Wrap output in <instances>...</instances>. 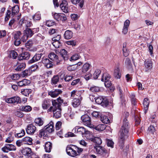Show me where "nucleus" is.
I'll return each instance as SVG.
<instances>
[{
    "label": "nucleus",
    "instance_id": "nucleus-48",
    "mask_svg": "<svg viewBox=\"0 0 158 158\" xmlns=\"http://www.w3.org/2000/svg\"><path fill=\"white\" fill-rule=\"evenodd\" d=\"M109 104V101L106 98L104 97L103 98L102 102L101 105L104 107H106Z\"/></svg>",
    "mask_w": 158,
    "mask_h": 158
},
{
    "label": "nucleus",
    "instance_id": "nucleus-58",
    "mask_svg": "<svg viewBox=\"0 0 158 158\" xmlns=\"http://www.w3.org/2000/svg\"><path fill=\"white\" fill-rule=\"evenodd\" d=\"M52 44L53 46L56 48H59L60 45V42L58 41H53Z\"/></svg>",
    "mask_w": 158,
    "mask_h": 158
},
{
    "label": "nucleus",
    "instance_id": "nucleus-19",
    "mask_svg": "<svg viewBox=\"0 0 158 158\" xmlns=\"http://www.w3.org/2000/svg\"><path fill=\"white\" fill-rule=\"evenodd\" d=\"M60 53L61 57L63 58L64 60H68L69 58V56L67 51L64 49H61L60 52Z\"/></svg>",
    "mask_w": 158,
    "mask_h": 158
},
{
    "label": "nucleus",
    "instance_id": "nucleus-36",
    "mask_svg": "<svg viewBox=\"0 0 158 158\" xmlns=\"http://www.w3.org/2000/svg\"><path fill=\"white\" fill-rule=\"evenodd\" d=\"M90 67H91V65L88 63L84 64L82 67V72L85 73L88 70Z\"/></svg>",
    "mask_w": 158,
    "mask_h": 158
},
{
    "label": "nucleus",
    "instance_id": "nucleus-63",
    "mask_svg": "<svg viewBox=\"0 0 158 158\" xmlns=\"http://www.w3.org/2000/svg\"><path fill=\"white\" fill-rule=\"evenodd\" d=\"M20 77V76L18 74H15L11 76V78L14 80H16L18 79Z\"/></svg>",
    "mask_w": 158,
    "mask_h": 158
},
{
    "label": "nucleus",
    "instance_id": "nucleus-10",
    "mask_svg": "<svg viewBox=\"0 0 158 158\" xmlns=\"http://www.w3.org/2000/svg\"><path fill=\"white\" fill-rule=\"evenodd\" d=\"M81 91H78L77 93L79 95L78 98H74L72 102V105L74 107H77L80 104L81 101L82 100V98L81 96Z\"/></svg>",
    "mask_w": 158,
    "mask_h": 158
},
{
    "label": "nucleus",
    "instance_id": "nucleus-46",
    "mask_svg": "<svg viewBox=\"0 0 158 158\" xmlns=\"http://www.w3.org/2000/svg\"><path fill=\"white\" fill-rule=\"evenodd\" d=\"M25 32L27 35H26L27 37H31L33 35V33H32V30L31 28H27L25 30Z\"/></svg>",
    "mask_w": 158,
    "mask_h": 158
},
{
    "label": "nucleus",
    "instance_id": "nucleus-45",
    "mask_svg": "<svg viewBox=\"0 0 158 158\" xmlns=\"http://www.w3.org/2000/svg\"><path fill=\"white\" fill-rule=\"evenodd\" d=\"M35 123L39 126H42L44 124V122L41 118H38L35 119Z\"/></svg>",
    "mask_w": 158,
    "mask_h": 158
},
{
    "label": "nucleus",
    "instance_id": "nucleus-50",
    "mask_svg": "<svg viewBox=\"0 0 158 158\" xmlns=\"http://www.w3.org/2000/svg\"><path fill=\"white\" fill-rule=\"evenodd\" d=\"M22 34L20 31H17L14 34V39H21Z\"/></svg>",
    "mask_w": 158,
    "mask_h": 158
},
{
    "label": "nucleus",
    "instance_id": "nucleus-39",
    "mask_svg": "<svg viewBox=\"0 0 158 158\" xmlns=\"http://www.w3.org/2000/svg\"><path fill=\"white\" fill-rule=\"evenodd\" d=\"M59 77L58 75H55L52 78L51 83L52 84H56L59 81Z\"/></svg>",
    "mask_w": 158,
    "mask_h": 158
},
{
    "label": "nucleus",
    "instance_id": "nucleus-13",
    "mask_svg": "<svg viewBox=\"0 0 158 158\" xmlns=\"http://www.w3.org/2000/svg\"><path fill=\"white\" fill-rule=\"evenodd\" d=\"M36 129L35 126L32 124H31L27 125L26 130L27 134L32 135L35 133Z\"/></svg>",
    "mask_w": 158,
    "mask_h": 158
},
{
    "label": "nucleus",
    "instance_id": "nucleus-56",
    "mask_svg": "<svg viewBox=\"0 0 158 158\" xmlns=\"http://www.w3.org/2000/svg\"><path fill=\"white\" fill-rule=\"evenodd\" d=\"M14 114L16 116L20 118H22L24 116V114L20 111H15Z\"/></svg>",
    "mask_w": 158,
    "mask_h": 158
},
{
    "label": "nucleus",
    "instance_id": "nucleus-20",
    "mask_svg": "<svg viewBox=\"0 0 158 158\" xmlns=\"http://www.w3.org/2000/svg\"><path fill=\"white\" fill-rule=\"evenodd\" d=\"M30 56V55L29 52H25L19 56L18 59L19 60H28L29 59Z\"/></svg>",
    "mask_w": 158,
    "mask_h": 158
},
{
    "label": "nucleus",
    "instance_id": "nucleus-1",
    "mask_svg": "<svg viewBox=\"0 0 158 158\" xmlns=\"http://www.w3.org/2000/svg\"><path fill=\"white\" fill-rule=\"evenodd\" d=\"M129 130V123L126 118L123 121V124L118 133V143L121 148H123L124 141L128 137Z\"/></svg>",
    "mask_w": 158,
    "mask_h": 158
},
{
    "label": "nucleus",
    "instance_id": "nucleus-40",
    "mask_svg": "<svg viewBox=\"0 0 158 158\" xmlns=\"http://www.w3.org/2000/svg\"><path fill=\"white\" fill-rule=\"evenodd\" d=\"M20 109L22 111L28 112L31 110L32 108L29 106H22Z\"/></svg>",
    "mask_w": 158,
    "mask_h": 158
},
{
    "label": "nucleus",
    "instance_id": "nucleus-23",
    "mask_svg": "<svg viewBox=\"0 0 158 158\" xmlns=\"http://www.w3.org/2000/svg\"><path fill=\"white\" fill-rule=\"evenodd\" d=\"M32 152L31 148H25L22 151V153L23 155L29 157L31 156Z\"/></svg>",
    "mask_w": 158,
    "mask_h": 158
},
{
    "label": "nucleus",
    "instance_id": "nucleus-55",
    "mask_svg": "<svg viewBox=\"0 0 158 158\" xmlns=\"http://www.w3.org/2000/svg\"><path fill=\"white\" fill-rule=\"evenodd\" d=\"M18 56V54L15 51L13 50L10 53V57L13 58V59L16 58Z\"/></svg>",
    "mask_w": 158,
    "mask_h": 158
},
{
    "label": "nucleus",
    "instance_id": "nucleus-6",
    "mask_svg": "<svg viewBox=\"0 0 158 158\" xmlns=\"http://www.w3.org/2000/svg\"><path fill=\"white\" fill-rule=\"evenodd\" d=\"M5 101L9 103L18 104L21 102L20 98L17 96L12 97L11 98H6Z\"/></svg>",
    "mask_w": 158,
    "mask_h": 158
},
{
    "label": "nucleus",
    "instance_id": "nucleus-51",
    "mask_svg": "<svg viewBox=\"0 0 158 158\" xmlns=\"http://www.w3.org/2000/svg\"><path fill=\"white\" fill-rule=\"evenodd\" d=\"M94 142L98 145L100 146L102 143V140L99 137H94L93 139Z\"/></svg>",
    "mask_w": 158,
    "mask_h": 158
},
{
    "label": "nucleus",
    "instance_id": "nucleus-32",
    "mask_svg": "<svg viewBox=\"0 0 158 158\" xmlns=\"http://www.w3.org/2000/svg\"><path fill=\"white\" fill-rule=\"evenodd\" d=\"M101 121L103 123L108 124L110 122V120L108 117L105 115H101L100 117Z\"/></svg>",
    "mask_w": 158,
    "mask_h": 158
},
{
    "label": "nucleus",
    "instance_id": "nucleus-18",
    "mask_svg": "<svg viewBox=\"0 0 158 158\" xmlns=\"http://www.w3.org/2000/svg\"><path fill=\"white\" fill-rule=\"evenodd\" d=\"M62 93V91L60 89H56L54 91H51L48 92V94L52 97L55 98L57 97L59 94Z\"/></svg>",
    "mask_w": 158,
    "mask_h": 158
},
{
    "label": "nucleus",
    "instance_id": "nucleus-8",
    "mask_svg": "<svg viewBox=\"0 0 158 158\" xmlns=\"http://www.w3.org/2000/svg\"><path fill=\"white\" fill-rule=\"evenodd\" d=\"M73 130H74L75 132H80L82 135H88L90 133V131L86 130L84 127L79 126H76Z\"/></svg>",
    "mask_w": 158,
    "mask_h": 158
},
{
    "label": "nucleus",
    "instance_id": "nucleus-28",
    "mask_svg": "<svg viewBox=\"0 0 158 158\" xmlns=\"http://www.w3.org/2000/svg\"><path fill=\"white\" fill-rule=\"evenodd\" d=\"M96 130L101 131L104 130L106 128V125L105 124H99L97 126H94L92 127Z\"/></svg>",
    "mask_w": 158,
    "mask_h": 158
},
{
    "label": "nucleus",
    "instance_id": "nucleus-14",
    "mask_svg": "<svg viewBox=\"0 0 158 158\" xmlns=\"http://www.w3.org/2000/svg\"><path fill=\"white\" fill-rule=\"evenodd\" d=\"M60 8L62 11L65 13L69 12L68 5L67 2L65 0H63L60 4Z\"/></svg>",
    "mask_w": 158,
    "mask_h": 158
},
{
    "label": "nucleus",
    "instance_id": "nucleus-64",
    "mask_svg": "<svg viewBox=\"0 0 158 158\" xmlns=\"http://www.w3.org/2000/svg\"><path fill=\"white\" fill-rule=\"evenodd\" d=\"M55 23L52 20H48L46 22V24L48 27H50L53 25Z\"/></svg>",
    "mask_w": 158,
    "mask_h": 158
},
{
    "label": "nucleus",
    "instance_id": "nucleus-47",
    "mask_svg": "<svg viewBox=\"0 0 158 158\" xmlns=\"http://www.w3.org/2000/svg\"><path fill=\"white\" fill-rule=\"evenodd\" d=\"M101 73V71L99 69H97L95 70L93 74V77L95 79L98 78L99 76Z\"/></svg>",
    "mask_w": 158,
    "mask_h": 158
},
{
    "label": "nucleus",
    "instance_id": "nucleus-60",
    "mask_svg": "<svg viewBox=\"0 0 158 158\" xmlns=\"http://www.w3.org/2000/svg\"><path fill=\"white\" fill-rule=\"evenodd\" d=\"M25 45L27 50H29L32 45V42L31 41H28L25 44Z\"/></svg>",
    "mask_w": 158,
    "mask_h": 158
},
{
    "label": "nucleus",
    "instance_id": "nucleus-24",
    "mask_svg": "<svg viewBox=\"0 0 158 158\" xmlns=\"http://www.w3.org/2000/svg\"><path fill=\"white\" fill-rule=\"evenodd\" d=\"M73 32L70 30L66 31L64 34V37L66 39H69L71 38L73 36Z\"/></svg>",
    "mask_w": 158,
    "mask_h": 158
},
{
    "label": "nucleus",
    "instance_id": "nucleus-42",
    "mask_svg": "<svg viewBox=\"0 0 158 158\" xmlns=\"http://www.w3.org/2000/svg\"><path fill=\"white\" fill-rule=\"evenodd\" d=\"M81 82V81L80 79L77 78L73 81L71 83V85L73 86L78 85H80Z\"/></svg>",
    "mask_w": 158,
    "mask_h": 158
},
{
    "label": "nucleus",
    "instance_id": "nucleus-22",
    "mask_svg": "<svg viewBox=\"0 0 158 158\" xmlns=\"http://www.w3.org/2000/svg\"><path fill=\"white\" fill-rule=\"evenodd\" d=\"M45 127L47 129V131H48L50 133H52L54 131V123L52 121L50 122Z\"/></svg>",
    "mask_w": 158,
    "mask_h": 158
},
{
    "label": "nucleus",
    "instance_id": "nucleus-21",
    "mask_svg": "<svg viewBox=\"0 0 158 158\" xmlns=\"http://www.w3.org/2000/svg\"><path fill=\"white\" fill-rule=\"evenodd\" d=\"M50 134L49 132L47 131V129L44 127L43 129L40 131L39 135L40 137H42V136L48 137Z\"/></svg>",
    "mask_w": 158,
    "mask_h": 158
},
{
    "label": "nucleus",
    "instance_id": "nucleus-27",
    "mask_svg": "<svg viewBox=\"0 0 158 158\" xmlns=\"http://www.w3.org/2000/svg\"><path fill=\"white\" fill-rule=\"evenodd\" d=\"M125 64L126 67L129 69H131L132 68V65L130 59L127 58L126 59Z\"/></svg>",
    "mask_w": 158,
    "mask_h": 158
},
{
    "label": "nucleus",
    "instance_id": "nucleus-15",
    "mask_svg": "<svg viewBox=\"0 0 158 158\" xmlns=\"http://www.w3.org/2000/svg\"><path fill=\"white\" fill-rule=\"evenodd\" d=\"M42 55V53H36L31 60L28 61V63L31 64L39 61Z\"/></svg>",
    "mask_w": 158,
    "mask_h": 158
},
{
    "label": "nucleus",
    "instance_id": "nucleus-12",
    "mask_svg": "<svg viewBox=\"0 0 158 158\" xmlns=\"http://www.w3.org/2000/svg\"><path fill=\"white\" fill-rule=\"evenodd\" d=\"M42 62L47 68H51L53 67L52 62L46 57H44L42 59Z\"/></svg>",
    "mask_w": 158,
    "mask_h": 158
},
{
    "label": "nucleus",
    "instance_id": "nucleus-29",
    "mask_svg": "<svg viewBox=\"0 0 158 158\" xmlns=\"http://www.w3.org/2000/svg\"><path fill=\"white\" fill-rule=\"evenodd\" d=\"M9 8L10 9H11V10L12 11L11 14L12 15H15L19 11V8L18 5H15L12 8H10L9 7Z\"/></svg>",
    "mask_w": 158,
    "mask_h": 158
},
{
    "label": "nucleus",
    "instance_id": "nucleus-38",
    "mask_svg": "<svg viewBox=\"0 0 158 158\" xmlns=\"http://www.w3.org/2000/svg\"><path fill=\"white\" fill-rule=\"evenodd\" d=\"M148 132L154 135L156 133V129L155 127L152 125L149 127L148 129Z\"/></svg>",
    "mask_w": 158,
    "mask_h": 158
},
{
    "label": "nucleus",
    "instance_id": "nucleus-11",
    "mask_svg": "<svg viewBox=\"0 0 158 158\" xmlns=\"http://www.w3.org/2000/svg\"><path fill=\"white\" fill-rule=\"evenodd\" d=\"M16 149V147L11 144H6V145L2 148V151L4 152L7 153L9 151H15Z\"/></svg>",
    "mask_w": 158,
    "mask_h": 158
},
{
    "label": "nucleus",
    "instance_id": "nucleus-62",
    "mask_svg": "<svg viewBox=\"0 0 158 158\" xmlns=\"http://www.w3.org/2000/svg\"><path fill=\"white\" fill-rule=\"evenodd\" d=\"M67 69L70 71H74L76 69V67L74 65H69Z\"/></svg>",
    "mask_w": 158,
    "mask_h": 158
},
{
    "label": "nucleus",
    "instance_id": "nucleus-44",
    "mask_svg": "<svg viewBox=\"0 0 158 158\" xmlns=\"http://www.w3.org/2000/svg\"><path fill=\"white\" fill-rule=\"evenodd\" d=\"M41 18L40 14L39 12H37L32 16L33 20L35 21L40 20Z\"/></svg>",
    "mask_w": 158,
    "mask_h": 158
},
{
    "label": "nucleus",
    "instance_id": "nucleus-59",
    "mask_svg": "<svg viewBox=\"0 0 158 158\" xmlns=\"http://www.w3.org/2000/svg\"><path fill=\"white\" fill-rule=\"evenodd\" d=\"M114 143L111 140L108 139L107 141V145L108 147H110L111 148L114 147Z\"/></svg>",
    "mask_w": 158,
    "mask_h": 158
},
{
    "label": "nucleus",
    "instance_id": "nucleus-53",
    "mask_svg": "<svg viewBox=\"0 0 158 158\" xmlns=\"http://www.w3.org/2000/svg\"><path fill=\"white\" fill-rule=\"evenodd\" d=\"M90 90L92 92H98L100 91V89L98 87L94 86L90 87Z\"/></svg>",
    "mask_w": 158,
    "mask_h": 158
},
{
    "label": "nucleus",
    "instance_id": "nucleus-52",
    "mask_svg": "<svg viewBox=\"0 0 158 158\" xmlns=\"http://www.w3.org/2000/svg\"><path fill=\"white\" fill-rule=\"evenodd\" d=\"M103 97L101 96L95 98L94 99L95 100V102L98 104H101L102 102Z\"/></svg>",
    "mask_w": 158,
    "mask_h": 158
},
{
    "label": "nucleus",
    "instance_id": "nucleus-9",
    "mask_svg": "<svg viewBox=\"0 0 158 158\" xmlns=\"http://www.w3.org/2000/svg\"><path fill=\"white\" fill-rule=\"evenodd\" d=\"M143 71L145 72H149L152 68V62L151 60H145L144 63Z\"/></svg>",
    "mask_w": 158,
    "mask_h": 158
},
{
    "label": "nucleus",
    "instance_id": "nucleus-49",
    "mask_svg": "<svg viewBox=\"0 0 158 158\" xmlns=\"http://www.w3.org/2000/svg\"><path fill=\"white\" fill-rule=\"evenodd\" d=\"M70 146V148L71 149V150L73 151V153H74L75 154H73V157L76 156H78V154L77 152V151L76 150H77L76 149V146L74 145H69Z\"/></svg>",
    "mask_w": 158,
    "mask_h": 158
},
{
    "label": "nucleus",
    "instance_id": "nucleus-43",
    "mask_svg": "<svg viewBox=\"0 0 158 158\" xmlns=\"http://www.w3.org/2000/svg\"><path fill=\"white\" fill-rule=\"evenodd\" d=\"M66 152L67 154L70 156L73 157V154H75V153H73V151L71 150V149L70 148V146L68 145L67 146L66 148Z\"/></svg>",
    "mask_w": 158,
    "mask_h": 158
},
{
    "label": "nucleus",
    "instance_id": "nucleus-2",
    "mask_svg": "<svg viewBox=\"0 0 158 158\" xmlns=\"http://www.w3.org/2000/svg\"><path fill=\"white\" fill-rule=\"evenodd\" d=\"M64 102L63 99H61L60 97H59L56 100L52 101V106L50 107L48 109V112L54 111L57 108H61V106Z\"/></svg>",
    "mask_w": 158,
    "mask_h": 158
},
{
    "label": "nucleus",
    "instance_id": "nucleus-25",
    "mask_svg": "<svg viewBox=\"0 0 158 158\" xmlns=\"http://www.w3.org/2000/svg\"><path fill=\"white\" fill-rule=\"evenodd\" d=\"M32 139L29 137H26L22 139V141L24 144L31 145L32 144Z\"/></svg>",
    "mask_w": 158,
    "mask_h": 158
},
{
    "label": "nucleus",
    "instance_id": "nucleus-54",
    "mask_svg": "<svg viewBox=\"0 0 158 158\" xmlns=\"http://www.w3.org/2000/svg\"><path fill=\"white\" fill-rule=\"evenodd\" d=\"M80 56L79 55L77 54H76L72 56L69 59L70 61H72L78 59Z\"/></svg>",
    "mask_w": 158,
    "mask_h": 158
},
{
    "label": "nucleus",
    "instance_id": "nucleus-31",
    "mask_svg": "<svg viewBox=\"0 0 158 158\" xmlns=\"http://www.w3.org/2000/svg\"><path fill=\"white\" fill-rule=\"evenodd\" d=\"M45 150L46 152H50L52 148V143L49 142H46L45 144Z\"/></svg>",
    "mask_w": 158,
    "mask_h": 158
},
{
    "label": "nucleus",
    "instance_id": "nucleus-33",
    "mask_svg": "<svg viewBox=\"0 0 158 158\" xmlns=\"http://www.w3.org/2000/svg\"><path fill=\"white\" fill-rule=\"evenodd\" d=\"M61 108H57L54 111H53L54 113V116L56 118H58L61 116L60 111L61 110Z\"/></svg>",
    "mask_w": 158,
    "mask_h": 158
},
{
    "label": "nucleus",
    "instance_id": "nucleus-5",
    "mask_svg": "<svg viewBox=\"0 0 158 158\" xmlns=\"http://www.w3.org/2000/svg\"><path fill=\"white\" fill-rule=\"evenodd\" d=\"M81 118L84 124L87 126L92 128L93 125L91 124V121L90 117L87 114H84L82 115Z\"/></svg>",
    "mask_w": 158,
    "mask_h": 158
},
{
    "label": "nucleus",
    "instance_id": "nucleus-37",
    "mask_svg": "<svg viewBox=\"0 0 158 158\" xmlns=\"http://www.w3.org/2000/svg\"><path fill=\"white\" fill-rule=\"evenodd\" d=\"M126 44L124 43L123 44V55L125 56H127L129 54V51L126 48Z\"/></svg>",
    "mask_w": 158,
    "mask_h": 158
},
{
    "label": "nucleus",
    "instance_id": "nucleus-7",
    "mask_svg": "<svg viewBox=\"0 0 158 158\" xmlns=\"http://www.w3.org/2000/svg\"><path fill=\"white\" fill-rule=\"evenodd\" d=\"M52 15L54 19L58 21H63L66 20V16L64 14L52 13Z\"/></svg>",
    "mask_w": 158,
    "mask_h": 158
},
{
    "label": "nucleus",
    "instance_id": "nucleus-57",
    "mask_svg": "<svg viewBox=\"0 0 158 158\" xmlns=\"http://www.w3.org/2000/svg\"><path fill=\"white\" fill-rule=\"evenodd\" d=\"M35 39L37 41H40L44 39V37L42 36L41 34L39 33L35 37Z\"/></svg>",
    "mask_w": 158,
    "mask_h": 158
},
{
    "label": "nucleus",
    "instance_id": "nucleus-61",
    "mask_svg": "<svg viewBox=\"0 0 158 158\" xmlns=\"http://www.w3.org/2000/svg\"><path fill=\"white\" fill-rule=\"evenodd\" d=\"M66 43L68 45L75 46L76 45V42L75 40H72L67 41Z\"/></svg>",
    "mask_w": 158,
    "mask_h": 158
},
{
    "label": "nucleus",
    "instance_id": "nucleus-41",
    "mask_svg": "<svg viewBox=\"0 0 158 158\" xmlns=\"http://www.w3.org/2000/svg\"><path fill=\"white\" fill-rule=\"evenodd\" d=\"M26 66L25 63H21L15 69V70L17 71H20L22 69H24Z\"/></svg>",
    "mask_w": 158,
    "mask_h": 158
},
{
    "label": "nucleus",
    "instance_id": "nucleus-26",
    "mask_svg": "<svg viewBox=\"0 0 158 158\" xmlns=\"http://www.w3.org/2000/svg\"><path fill=\"white\" fill-rule=\"evenodd\" d=\"M149 103V101L148 98H145L143 101V104L144 106V109L145 113H146L147 111L148 110Z\"/></svg>",
    "mask_w": 158,
    "mask_h": 158
},
{
    "label": "nucleus",
    "instance_id": "nucleus-4",
    "mask_svg": "<svg viewBox=\"0 0 158 158\" xmlns=\"http://www.w3.org/2000/svg\"><path fill=\"white\" fill-rule=\"evenodd\" d=\"M111 78V76L107 73H104L102 75L101 81L104 82L105 86L109 88L111 85V83L110 79Z\"/></svg>",
    "mask_w": 158,
    "mask_h": 158
},
{
    "label": "nucleus",
    "instance_id": "nucleus-17",
    "mask_svg": "<svg viewBox=\"0 0 158 158\" xmlns=\"http://www.w3.org/2000/svg\"><path fill=\"white\" fill-rule=\"evenodd\" d=\"M51 101L49 99H45L42 102V107L44 110H47L50 106L51 103Z\"/></svg>",
    "mask_w": 158,
    "mask_h": 158
},
{
    "label": "nucleus",
    "instance_id": "nucleus-35",
    "mask_svg": "<svg viewBox=\"0 0 158 158\" xmlns=\"http://www.w3.org/2000/svg\"><path fill=\"white\" fill-rule=\"evenodd\" d=\"M31 73V71L30 69H26L22 72V73L21 74V76L23 77H25L30 76Z\"/></svg>",
    "mask_w": 158,
    "mask_h": 158
},
{
    "label": "nucleus",
    "instance_id": "nucleus-30",
    "mask_svg": "<svg viewBox=\"0 0 158 158\" xmlns=\"http://www.w3.org/2000/svg\"><path fill=\"white\" fill-rule=\"evenodd\" d=\"M114 77L117 79H119L120 78L121 72L119 67H118L114 69Z\"/></svg>",
    "mask_w": 158,
    "mask_h": 158
},
{
    "label": "nucleus",
    "instance_id": "nucleus-3",
    "mask_svg": "<svg viewBox=\"0 0 158 158\" xmlns=\"http://www.w3.org/2000/svg\"><path fill=\"white\" fill-rule=\"evenodd\" d=\"M94 149L96 153L98 154L102 155L105 157L108 156L109 155V152L106 149L100 146H95Z\"/></svg>",
    "mask_w": 158,
    "mask_h": 158
},
{
    "label": "nucleus",
    "instance_id": "nucleus-34",
    "mask_svg": "<svg viewBox=\"0 0 158 158\" xmlns=\"http://www.w3.org/2000/svg\"><path fill=\"white\" fill-rule=\"evenodd\" d=\"M71 2L73 4H76L79 2V6L82 8L84 5V0H71Z\"/></svg>",
    "mask_w": 158,
    "mask_h": 158
},
{
    "label": "nucleus",
    "instance_id": "nucleus-16",
    "mask_svg": "<svg viewBox=\"0 0 158 158\" xmlns=\"http://www.w3.org/2000/svg\"><path fill=\"white\" fill-rule=\"evenodd\" d=\"M49 58L52 60L55 61L56 64H59L60 60H59L58 56L53 52H52L48 55Z\"/></svg>",
    "mask_w": 158,
    "mask_h": 158
}]
</instances>
